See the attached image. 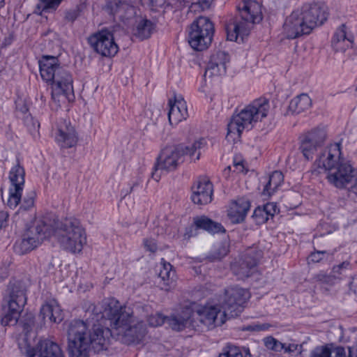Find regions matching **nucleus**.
Wrapping results in <instances>:
<instances>
[{"label": "nucleus", "instance_id": "f3484780", "mask_svg": "<svg viewBox=\"0 0 357 357\" xmlns=\"http://www.w3.org/2000/svg\"><path fill=\"white\" fill-rule=\"evenodd\" d=\"M228 319V315H225V310L221 308V305L204 306L193 311V319L196 323L199 321L208 329L222 326Z\"/></svg>", "mask_w": 357, "mask_h": 357}, {"label": "nucleus", "instance_id": "7c9ffc66", "mask_svg": "<svg viewBox=\"0 0 357 357\" xmlns=\"http://www.w3.org/2000/svg\"><path fill=\"white\" fill-rule=\"evenodd\" d=\"M312 105V100L306 93H302L294 98L289 102V110L292 114H300L308 109Z\"/></svg>", "mask_w": 357, "mask_h": 357}, {"label": "nucleus", "instance_id": "9d476101", "mask_svg": "<svg viewBox=\"0 0 357 357\" xmlns=\"http://www.w3.org/2000/svg\"><path fill=\"white\" fill-rule=\"evenodd\" d=\"M8 291V307L1 318V324L4 326H14L17 323L26 303V289L22 282L12 280L9 282Z\"/></svg>", "mask_w": 357, "mask_h": 357}, {"label": "nucleus", "instance_id": "ea45409f", "mask_svg": "<svg viewBox=\"0 0 357 357\" xmlns=\"http://www.w3.org/2000/svg\"><path fill=\"white\" fill-rule=\"evenodd\" d=\"M219 357H243L240 348L228 345L224 349L223 352L219 355Z\"/></svg>", "mask_w": 357, "mask_h": 357}, {"label": "nucleus", "instance_id": "4be33fe9", "mask_svg": "<svg viewBox=\"0 0 357 357\" xmlns=\"http://www.w3.org/2000/svg\"><path fill=\"white\" fill-rule=\"evenodd\" d=\"M229 61V56L227 53L218 51L211 56V59L205 70L204 77L210 78L225 75L227 64Z\"/></svg>", "mask_w": 357, "mask_h": 357}, {"label": "nucleus", "instance_id": "de8ad7c7", "mask_svg": "<svg viewBox=\"0 0 357 357\" xmlns=\"http://www.w3.org/2000/svg\"><path fill=\"white\" fill-rule=\"evenodd\" d=\"M263 208L268 218L269 216L273 217L275 214L279 212V208L276 203L274 202L267 203L263 206Z\"/></svg>", "mask_w": 357, "mask_h": 357}, {"label": "nucleus", "instance_id": "a211bd4d", "mask_svg": "<svg viewBox=\"0 0 357 357\" xmlns=\"http://www.w3.org/2000/svg\"><path fill=\"white\" fill-rule=\"evenodd\" d=\"M52 135L61 149H70L77 145V133L71 123L66 119H60L52 129Z\"/></svg>", "mask_w": 357, "mask_h": 357}, {"label": "nucleus", "instance_id": "6ab92c4d", "mask_svg": "<svg viewBox=\"0 0 357 357\" xmlns=\"http://www.w3.org/2000/svg\"><path fill=\"white\" fill-rule=\"evenodd\" d=\"M326 137L324 129L315 128L305 134L301 140L299 149L305 158L312 160Z\"/></svg>", "mask_w": 357, "mask_h": 357}, {"label": "nucleus", "instance_id": "20e7f679", "mask_svg": "<svg viewBox=\"0 0 357 357\" xmlns=\"http://www.w3.org/2000/svg\"><path fill=\"white\" fill-rule=\"evenodd\" d=\"M42 79L52 88V98L62 97L69 102L75 98L73 77L70 73L60 66L55 56H43L39 61Z\"/></svg>", "mask_w": 357, "mask_h": 357}, {"label": "nucleus", "instance_id": "bf43d9fd", "mask_svg": "<svg viewBox=\"0 0 357 357\" xmlns=\"http://www.w3.org/2000/svg\"><path fill=\"white\" fill-rule=\"evenodd\" d=\"M231 170V167L230 166H228L227 167H226L225 169H224V174L225 175H228L229 172Z\"/></svg>", "mask_w": 357, "mask_h": 357}, {"label": "nucleus", "instance_id": "ddd939ff", "mask_svg": "<svg viewBox=\"0 0 357 357\" xmlns=\"http://www.w3.org/2000/svg\"><path fill=\"white\" fill-rule=\"evenodd\" d=\"M185 155L183 145L166 146L162 149L154 165L152 178L158 181L163 171L169 172L176 168L179 159Z\"/></svg>", "mask_w": 357, "mask_h": 357}, {"label": "nucleus", "instance_id": "6e6552de", "mask_svg": "<svg viewBox=\"0 0 357 357\" xmlns=\"http://www.w3.org/2000/svg\"><path fill=\"white\" fill-rule=\"evenodd\" d=\"M270 110L269 101L266 98L253 100L234 114L228 124V135L240 137L244 130L251 129L255 123L266 118Z\"/></svg>", "mask_w": 357, "mask_h": 357}, {"label": "nucleus", "instance_id": "0eeeda50", "mask_svg": "<svg viewBox=\"0 0 357 357\" xmlns=\"http://www.w3.org/2000/svg\"><path fill=\"white\" fill-rule=\"evenodd\" d=\"M238 15L227 25V38L238 41L249 35L253 25L262 20L261 5L256 1L244 0L238 6Z\"/></svg>", "mask_w": 357, "mask_h": 357}, {"label": "nucleus", "instance_id": "864d4df0", "mask_svg": "<svg viewBox=\"0 0 357 357\" xmlns=\"http://www.w3.org/2000/svg\"><path fill=\"white\" fill-rule=\"evenodd\" d=\"M349 266L348 263L343 262L337 266L333 267L331 274L335 275L339 278V275L342 274V270L346 268Z\"/></svg>", "mask_w": 357, "mask_h": 357}, {"label": "nucleus", "instance_id": "603ef678", "mask_svg": "<svg viewBox=\"0 0 357 357\" xmlns=\"http://www.w3.org/2000/svg\"><path fill=\"white\" fill-rule=\"evenodd\" d=\"M34 204V198L33 194L25 197L23 199L22 204L20 208H24V210H28L33 206Z\"/></svg>", "mask_w": 357, "mask_h": 357}, {"label": "nucleus", "instance_id": "4c0bfd02", "mask_svg": "<svg viewBox=\"0 0 357 357\" xmlns=\"http://www.w3.org/2000/svg\"><path fill=\"white\" fill-rule=\"evenodd\" d=\"M11 260L9 257L0 261V283L3 282L9 275Z\"/></svg>", "mask_w": 357, "mask_h": 357}, {"label": "nucleus", "instance_id": "f257e3e1", "mask_svg": "<svg viewBox=\"0 0 357 357\" xmlns=\"http://www.w3.org/2000/svg\"><path fill=\"white\" fill-rule=\"evenodd\" d=\"M86 314L91 322L107 318L112 329L95 324L89 329L83 321H71L68 329L70 357H89L91 349L95 352L107 349L114 335L124 344H139L146 333L144 322L134 316L132 310L113 298L104 299L100 306L91 305Z\"/></svg>", "mask_w": 357, "mask_h": 357}, {"label": "nucleus", "instance_id": "cd10ccee", "mask_svg": "<svg viewBox=\"0 0 357 357\" xmlns=\"http://www.w3.org/2000/svg\"><path fill=\"white\" fill-rule=\"evenodd\" d=\"M40 316L42 317L44 321L47 319L53 323H59L63 319L62 310L54 300L50 301L42 305Z\"/></svg>", "mask_w": 357, "mask_h": 357}, {"label": "nucleus", "instance_id": "c756f323", "mask_svg": "<svg viewBox=\"0 0 357 357\" xmlns=\"http://www.w3.org/2000/svg\"><path fill=\"white\" fill-rule=\"evenodd\" d=\"M159 272V278L163 282L161 288L168 291L174 286L176 280L175 271L172 270V266L169 263L162 262Z\"/></svg>", "mask_w": 357, "mask_h": 357}, {"label": "nucleus", "instance_id": "5fc2aeb1", "mask_svg": "<svg viewBox=\"0 0 357 357\" xmlns=\"http://www.w3.org/2000/svg\"><path fill=\"white\" fill-rule=\"evenodd\" d=\"M8 216L7 212H0V229L5 228L8 225Z\"/></svg>", "mask_w": 357, "mask_h": 357}, {"label": "nucleus", "instance_id": "2f4dec72", "mask_svg": "<svg viewBox=\"0 0 357 357\" xmlns=\"http://www.w3.org/2000/svg\"><path fill=\"white\" fill-rule=\"evenodd\" d=\"M284 176L280 171L273 172L269 176L268 181L264 186L263 195H271L283 183Z\"/></svg>", "mask_w": 357, "mask_h": 357}, {"label": "nucleus", "instance_id": "e433bc0d", "mask_svg": "<svg viewBox=\"0 0 357 357\" xmlns=\"http://www.w3.org/2000/svg\"><path fill=\"white\" fill-rule=\"evenodd\" d=\"M264 342L267 349L276 352H280L284 348V343L279 342L271 336L264 338Z\"/></svg>", "mask_w": 357, "mask_h": 357}, {"label": "nucleus", "instance_id": "393cba45", "mask_svg": "<svg viewBox=\"0 0 357 357\" xmlns=\"http://www.w3.org/2000/svg\"><path fill=\"white\" fill-rule=\"evenodd\" d=\"M169 121L171 125L176 126L188 116L186 102L181 96H175L174 101L169 100Z\"/></svg>", "mask_w": 357, "mask_h": 357}, {"label": "nucleus", "instance_id": "58836bf2", "mask_svg": "<svg viewBox=\"0 0 357 357\" xmlns=\"http://www.w3.org/2000/svg\"><path fill=\"white\" fill-rule=\"evenodd\" d=\"M348 355L344 347H337L332 351L331 357H357V350L355 351L354 349L349 347Z\"/></svg>", "mask_w": 357, "mask_h": 357}, {"label": "nucleus", "instance_id": "f8f14e48", "mask_svg": "<svg viewBox=\"0 0 357 357\" xmlns=\"http://www.w3.org/2000/svg\"><path fill=\"white\" fill-rule=\"evenodd\" d=\"M213 24L206 17H198L190 26L188 43L195 50L202 51L208 47L212 40Z\"/></svg>", "mask_w": 357, "mask_h": 357}, {"label": "nucleus", "instance_id": "2eb2a0df", "mask_svg": "<svg viewBox=\"0 0 357 357\" xmlns=\"http://www.w3.org/2000/svg\"><path fill=\"white\" fill-rule=\"evenodd\" d=\"M24 177V168L17 159L8 174L10 186L7 204L11 208H15L20 202L25 182Z\"/></svg>", "mask_w": 357, "mask_h": 357}, {"label": "nucleus", "instance_id": "8fccbe9b", "mask_svg": "<svg viewBox=\"0 0 357 357\" xmlns=\"http://www.w3.org/2000/svg\"><path fill=\"white\" fill-rule=\"evenodd\" d=\"M269 328V325L267 324H253L247 326L244 330L245 331H266Z\"/></svg>", "mask_w": 357, "mask_h": 357}, {"label": "nucleus", "instance_id": "4d7b16f0", "mask_svg": "<svg viewBox=\"0 0 357 357\" xmlns=\"http://www.w3.org/2000/svg\"><path fill=\"white\" fill-rule=\"evenodd\" d=\"M350 190L357 195V178L354 179V183L351 186Z\"/></svg>", "mask_w": 357, "mask_h": 357}, {"label": "nucleus", "instance_id": "b1692460", "mask_svg": "<svg viewBox=\"0 0 357 357\" xmlns=\"http://www.w3.org/2000/svg\"><path fill=\"white\" fill-rule=\"evenodd\" d=\"M250 208V200L244 197L231 200L228 209L227 215L232 223L238 224L243 222Z\"/></svg>", "mask_w": 357, "mask_h": 357}, {"label": "nucleus", "instance_id": "473e14b6", "mask_svg": "<svg viewBox=\"0 0 357 357\" xmlns=\"http://www.w3.org/2000/svg\"><path fill=\"white\" fill-rule=\"evenodd\" d=\"M154 29V24L146 19H141L137 24L134 34L140 40L149 38Z\"/></svg>", "mask_w": 357, "mask_h": 357}, {"label": "nucleus", "instance_id": "423d86ee", "mask_svg": "<svg viewBox=\"0 0 357 357\" xmlns=\"http://www.w3.org/2000/svg\"><path fill=\"white\" fill-rule=\"evenodd\" d=\"M22 331L17 337V344L20 351L26 357H64L59 346L47 339L36 343V333L33 330L34 317L26 314L21 321Z\"/></svg>", "mask_w": 357, "mask_h": 357}, {"label": "nucleus", "instance_id": "f704fd0d", "mask_svg": "<svg viewBox=\"0 0 357 357\" xmlns=\"http://www.w3.org/2000/svg\"><path fill=\"white\" fill-rule=\"evenodd\" d=\"M63 0H39V3L36 6V9L39 13L43 12L54 11L57 9Z\"/></svg>", "mask_w": 357, "mask_h": 357}, {"label": "nucleus", "instance_id": "49530a36", "mask_svg": "<svg viewBox=\"0 0 357 357\" xmlns=\"http://www.w3.org/2000/svg\"><path fill=\"white\" fill-rule=\"evenodd\" d=\"M283 351L284 353L300 354L302 352V345L294 343L288 344L284 343Z\"/></svg>", "mask_w": 357, "mask_h": 357}, {"label": "nucleus", "instance_id": "13d9d810", "mask_svg": "<svg viewBox=\"0 0 357 357\" xmlns=\"http://www.w3.org/2000/svg\"><path fill=\"white\" fill-rule=\"evenodd\" d=\"M243 351L245 353V357H247V356L250 357L251 356V354H250V350L248 348H243Z\"/></svg>", "mask_w": 357, "mask_h": 357}, {"label": "nucleus", "instance_id": "052dcab7", "mask_svg": "<svg viewBox=\"0 0 357 357\" xmlns=\"http://www.w3.org/2000/svg\"><path fill=\"white\" fill-rule=\"evenodd\" d=\"M5 0H0V8L4 6Z\"/></svg>", "mask_w": 357, "mask_h": 357}, {"label": "nucleus", "instance_id": "1a4fd4ad", "mask_svg": "<svg viewBox=\"0 0 357 357\" xmlns=\"http://www.w3.org/2000/svg\"><path fill=\"white\" fill-rule=\"evenodd\" d=\"M60 246L72 253H79L86 244V234L80 222L75 218L64 220L54 229H50Z\"/></svg>", "mask_w": 357, "mask_h": 357}, {"label": "nucleus", "instance_id": "f03ea898", "mask_svg": "<svg viewBox=\"0 0 357 357\" xmlns=\"http://www.w3.org/2000/svg\"><path fill=\"white\" fill-rule=\"evenodd\" d=\"M340 145L335 143L327 146L316 160L312 172L316 174L327 173L328 182L337 188H342L354 178L351 166L343 162Z\"/></svg>", "mask_w": 357, "mask_h": 357}, {"label": "nucleus", "instance_id": "09e8293b", "mask_svg": "<svg viewBox=\"0 0 357 357\" xmlns=\"http://www.w3.org/2000/svg\"><path fill=\"white\" fill-rule=\"evenodd\" d=\"M144 248L151 252H155L157 249V243L153 238H145L144 240Z\"/></svg>", "mask_w": 357, "mask_h": 357}, {"label": "nucleus", "instance_id": "72a5a7b5", "mask_svg": "<svg viewBox=\"0 0 357 357\" xmlns=\"http://www.w3.org/2000/svg\"><path fill=\"white\" fill-rule=\"evenodd\" d=\"M206 142L204 138L196 140L191 146H184L185 155H189L191 158L195 157V160H199L200 156V149L205 147Z\"/></svg>", "mask_w": 357, "mask_h": 357}, {"label": "nucleus", "instance_id": "dca6fc26", "mask_svg": "<svg viewBox=\"0 0 357 357\" xmlns=\"http://www.w3.org/2000/svg\"><path fill=\"white\" fill-rule=\"evenodd\" d=\"M91 48L103 56H114L119 51L112 33L107 29L99 31L88 38Z\"/></svg>", "mask_w": 357, "mask_h": 357}, {"label": "nucleus", "instance_id": "aec40b11", "mask_svg": "<svg viewBox=\"0 0 357 357\" xmlns=\"http://www.w3.org/2000/svg\"><path fill=\"white\" fill-rule=\"evenodd\" d=\"M260 257L259 252H256L252 249L248 250L238 261L231 265L232 272L241 280L250 277L256 271Z\"/></svg>", "mask_w": 357, "mask_h": 357}, {"label": "nucleus", "instance_id": "5701e85b", "mask_svg": "<svg viewBox=\"0 0 357 357\" xmlns=\"http://www.w3.org/2000/svg\"><path fill=\"white\" fill-rule=\"evenodd\" d=\"M192 200L195 204L204 205L212 200L213 185L206 178L199 179L192 188Z\"/></svg>", "mask_w": 357, "mask_h": 357}, {"label": "nucleus", "instance_id": "bb28decb", "mask_svg": "<svg viewBox=\"0 0 357 357\" xmlns=\"http://www.w3.org/2000/svg\"><path fill=\"white\" fill-rule=\"evenodd\" d=\"M353 36L347 31L346 26L342 25L335 31L331 45L337 52H344L347 49L353 45Z\"/></svg>", "mask_w": 357, "mask_h": 357}, {"label": "nucleus", "instance_id": "a19ab883", "mask_svg": "<svg viewBox=\"0 0 357 357\" xmlns=\"http://www.w3.org/2000/svg\"><path fill=\"white\" fill-rule=\"evenodd\" d=\"M252 218L257 225L264 224L268 220L264 209L260 206L255 209Z\"/></svg>", "mask_w": 357, "mask_h": 357}, {"label": "nucleus", "instance_id": "79ce46f5", "mask_svg": "<svg viewBox=\"0 0 357 357\" xmlns=\"http://www.w3.org/2000/svg\"><path fill=\"white\" fill-rule=\"evenodd\" d=\"M229 252L227 245L224 243L219 245V247L213 252L209 255V259L212 261L220 260L227 255Z\"/></svg>", "mask_w": 357, "mask_h": 357}, {"label": "nucleus", "instance_id": "412c9836", "mask_svg": "<svg viewBox=\"0 0 357 357\" xmlns=\"http://www.w3.org/2000/svg\"><path fill=\"white\" fill-rule=\"evenodd\" d=\"M106 11L115 19L126 21L134 17L136 8L130 3L123 0H109L105 6Z\"/></svg>", "mask_w": 357, "mask_h": 357}, {"label": "nucleus", "instance_id": "37998d69", "mask_svg": "<svg viewBox=\"0 0 357 357\" xmlns=\"http://www.w3.org/2000/svg\"><path fill=\"white\" fill-rule=\"evenodd\" d=\"M81 12V6H77L76 7L66 11L64 19L68 22H73L80 15Z\"/></svg>", "mask_w": 357, "mask_h": 357}, {"label": "nucleus", "instance_id": "c85d7f7f", "mask_svg": "<svg viewBox=\"0 0 357 357\" xmlns=\"http://www.w3.org/2000/svg\"><path fill=\"white\" fill-rule=\"evenodd\" d=\"M193 222L197 228L204 229L210 233L215 234L225 231L220 223L214 222L205 215L195 217Z\"/></svg>", "mask_w": 357, "mask_h": 357}, {"label": "nucleus", "instance_id": "c03bdc74", "mask_svg": "<svg viewBox=\"0 0 357 357\" xmlns=\"http://www.w3.org/2000/svg\"><path fill=\"white\" fill-rule=\"evenodd\" d=\"M332 351L326 346L316 347L310 354V357H331Z\"/></svg>", "mask_w": 357, "mask_h": 357}, {"label": "nucleus", "instance_id": "a878e982", "mask_svg": "<svg viewBox=\"0 0 357 357\" xmlns=\"http://www.w3.org/2000/svg\"><path fill=\"white\" fill-rule=\"evenodd\" d=\"M168 324L173 330L181 331L187 326H199L193 319V310L191 308H185L181 313L173 314L167 319Z\"/></svg>", "mask_w": 357, "mask_h": 357}, {"label": "nucleus", "instance_id": "a18cd8bd", "mask_svg": "<svg viewBox=\"0 0 357 357\" xmlns=\"http://www.w3.org/2000/svg\"><path fill=\"white\" fill-rule=\"evenodd\" d=\"M165 319V318L161 314L156 313L148 317V322L151 326L157 327L161 326L164 323Z\"/></svg>", "mask_w": 357, "mask_h": 357}, {"label": "nucleus", "instance_id": "c9c22d12", "mask_svg": "<svg viewBox=\"0 0 357 357\" xmlns=\"http://www.w3.org/2000/svg\"><path fill=\"white\" fill-rule=\"evenodd\" d=\"M337 279V277L335 275H332L331 273L330 274H327L324 271H320L315 274L312 278V280L315 282L329 285L333 284Z\"/></svg>", "mask_w": 357, "mask_h": 357}, {"label": "nucleus", "instance_id": "9b49d317", "mask_svg": "<svg viewBox=\"0 0 357 357\" xmlns=\"http://www.w3.org/2000/svg\"><path fill=\"white\" fill-rule=\"evenodd\" d=\"M50 236L49 227L43 221L38 220L15 242L14 250L20 255L26 254L36 248L45 238Z\"/></svg>", "mask_w": 357, "mask_h": 357}, {"label": "nucleus", "instance_id": "39448f33", "mask_svg": "<svg viewBox=\"0 0 357 357\" xmlns=\"http://www.w3.org/2000/svg\"><path fill=\"white\" fill-rule=\"evenodd\" d=\"M22 331L17 337V344L20 351L26 357H64L59 346L47 339L36 343V333L33 330L34 317L26 314L21 321Z\"/></svg>", "mask_w": 357, "mask_h": 357}, {"label": "nucleus", "instance_id": "3c124183", "mask_svg": "<svg viewBox=\"0 0 357 357\" xmlns=\"http://www.w3.org/2000/svg\"><path fill=\"white\" fill-rule=\"evenodd\" d=\"M326 255V251L314 252H312L309 256V260L314 263H318L324 258Z\"/></svg>", "mask_w": 357, "mask_h": 357}, {"label": "nucleus", "instance_id": "7ed1b4c3", "mask_svg": "<svg viewBox=\"0 0 357 357\" xmlns=\"http://www.w3.org/2000/svg\"><path fill=\"white\" fill-rule=\"evenodd\" d=\"M328 18L326 8L318 3H305L294 10L285 20L283 34L289 39L310 34Z\"/></svg>", "mask_w": 357, "mask_h": 357}, {"label": "nucleus", "instance_id": "4468645a", "mask_svg": "<svg viewBox=\"0 0 357 357\" xmlns=\"http://www.w3.org/2000/svg\"><path fill=\"white\" fill-rule=\"evenodd\" d=\"M250 296L249 291L238 287L226 289L220 303L221 308L225 310V315L227 314L228 318L237 317Z\"/></svg>", "mask_w": 357, "mask_h": 357}, {"label": "nucleus", "instance_id": "6e6d98bb", "mask_svg": "<svg viewBox=\"0 0 357 357\" xmlns=\"http://www.w3.org/2000/svg\"><path fill=\"white\" fill-rule=\"evenodd\" d=\"M234 172H236V173L243 172V169H244L243 162L241 161H238V162L234 161Z\"/></svg>", "mask_w": 357, "mask_h": 357}, {"label": "nucleus", "instance_id": "680f3d73", "mask_svg": "<svg viewBox=\"0 0 357 357\" xmlns=\"http://www.w3.org/2000/svg\"><path fill=\"white\" fill-rule=\"evenodd\" d=\"M356 90H357V86H356Z\"/></svg>", "mask_w": 357, "mask_h": 357}]
</instances>
